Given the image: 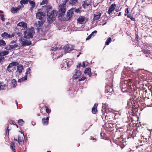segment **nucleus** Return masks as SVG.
Returning <instances> with one entry per match:
<instances>
[{
	"mask_svg": "<svg viewBox=\"0 0 152 152\" xmlns=\"http://www.w3.org/2000/svg\"><path fill=\"white\" fill-rule=\"evenodd\" d=\"M137 89H134V100H137L139 97V89L137 91Z\"/></svg>",
	"mask_w": 152,
	"mask_h": 152,
	"instance_id": "ddd939ff",
	"label": "nucleus"
},
{
	"mask_svg": "<svg viewBox=\"0 0 152 152\" xmlns=\"http://www.w3.org/2000/svg\"><path fill=\"white\" fill-rule=\"evenodd\" d=\"M15 35L14 33H13L11 34H8L6 32H4L1 35V37H3V38H10L13 37Z\"/></svg>",
	"mask_w": 152,
	"mask_h": 152,
	"instance_id": "1a4fd4ad",
	"label": "nucleus"
},
{
	"mask_svg": "<svg viewBox=\"0 0 152 152\" xmlns=\"http://www.w3.org/2000/svg\"><path fill=\"white\" fill-rule=\"evenodd\" d=\"M7 85L5 84H3V83H0V90H2L5 89L6 87H7Z\"/></svg>",
	"mask_w": 152,
	"mask_h": 152,
	"instance_id": "cd10ccee",
	"label": "nucleus"
},
{
	"mask_svg": "<svg viewBox=\"0 0 152 152\" xmlns=\"http://www.w3.org/2000/svg\"><path fill=\"white\" fill-rule=\"evenodd\" d=\"M125 72V70L122 73V76L121 77V79H123L124 77L125 76H126L125 73L124 72Z\"/></svg>",
	"mask_w": 152,
	"mask_h": 152,
	"instance_id": "c03bdc74",
	"label": "nucleus"
},
{
	"mask_svg": "<svg viewBox=\"0 0 152 152\" xmlns=\"http://www.w3.org/2000/svg\"><path fill=\"white\" fill-rule=\"evenodd\" d=\"M89 4H88L87 3V1H84V3L83 5V7L84 9L86 8V7L87 6H89Z\"/></svg>",
	"mask_w": 152,
	"mask_h": 152,
	"instance_id": "ea45409f",
	"label": "nucleus"
},
{
	"mask_svg": "<svg viewBox=\"0 0 152 152\" xmlns=\"http://www.w3.org/2000/svg\"><path fill=\"white\" fill-rule=\"evenodd\" d=\"M121 15V12H120L119 13V14H118V16H120Z\"/></svg>",
	"mask_w": 152,
	"mask_h": 152,
	"instance_id": "69168bd1",
	"label": "nucleus"
},
{
	"mask_svg": "<svg viewBox=\"0 0 152 152\" xmlns=\"http://www.w3.org/2000/svg\"><path fill=\"white\" fill-rule=\"evenodd\" d=\"M8 126L7 127V130L6 131V134L7 135H9V129H8Z\"/></svg>",
	"mask_w": 152,
	"mask_h": 152,
	"instance_id": "5fc2aeb1",
	"label": "nucleus"
},
{
	"mask_svg": "<svg viewBox=\"0 0 152 152\" xmlns=\"http://www.w3.org/2000/svg\"><path fill=\"white\" fill-rule=\"evenodd\" d=\"M92 34H90L88 36V37L86 39V40H88L90 39L91 38V36H92Z\"/></svg>",
	"mask_w": 152,
	"mask_h": 152,
	"instance_id": "4d7b16f0",
	"label": "nucleus"
},
{
	"mask_svg": "<svg viewBox=\"0 0 152 152\" xmlns=\"http://www.w3.org/2000/svg\"><path fill=\"white\" fill-rule=\"evenodd\" d=\"M131 81V80H129L128 82H127L126 83H123V82H121L120 86L121 88V91L123 92H125L127 90L126 87H127V85L126 83H128L129 87V88H130L131 89H132V88L131 86H133V83Z\"/></svg>",
	"mask_w": 152,
	"mask_h": 152,
	"instance_id": "f03ea898",
	"label": "nucleus"
},
{
	"mask_svg": "<svg viewBox=\"0 0 152 152\" xmlns=\"http://www.w3.org/2000/svg\"><path fill=\"white\" fill-rule=\"evenodd\" d=\"M22 7V5H20L17 7H12L11 9V11L13 13H17Z\"/></svg>",
	"mask_w": 152,
	"mask_h": 152,
	"instance_id": "f8f14e48",
	"label": "nucleus"
},
{
	"mask_svg": "<svg viewBox=\"0 0 152 152\" xmlns=\"http://www.w3.org/2000/svg\"><path fill=\"white\" fill-rule=\"evenodd\" d=\"M5 42L4 40L2 39H0V46H5Z\"/></svg>",
	"mask_w": 152,
	"mask_h": 152,
	"instance_id": "f704fd0d",
	"label": "nucleus"
},
{
	"mask_svg": "<svg viewBox=\"0 0 152 152\" xmlns=\"http://www.w3.org/2000/svg\"><path fill=\"white\" fill-rule=\"evenodd\" d=\"M81 74V72L79 71H77L73 77V79H77L79 77H80Z\"/></svg>",
	"mask_w": 152,
	"mask_h": 152,
	"instance_id": "4be33fe9",
	"label": "nucleus"
},
{
	"mask_svg": "<svg viewBox=\"0 0 152 152\" xmlns=\"http://www.w3.org/2000/svg\"><path fill=\"white\" fill-rule=\"evenodd\" d=\"M86 79V77H82V78H81V79H79V81H83V80H84Z\"/></svg>",
	"mask_w": 152,
	"mask_h": 152,
	"instance_id": "8fccbe9b",
	"label": "nucleus"
},
{
	"mask_svg": "<svg viewBox=\"0 0 152 152\" xmlns=\"http://www.w3.org/2000/svg\"><path fill=\"white\" fill-rule=\"evenodd\" d=\"M10 144V147L12 151H13L14 152H15V144L12 142H11Z\"/></svg>",
	"mask_w": 152,
	"mask_h": 152,
	"instance_id": "bb28decb",
	"label": "nucleus"
},
{
	"mask_svg": "<svg viewBox=\"0 0 152 152\" xmlns=\"http://www.w3.org/2000/svg\"><path fill=\"white\" fill-rule=\"evenodd\" d=\"M49 117H47L46 118H43L42 122L43 125H47L48 124Z\"/></svg>",
	"mask_w": 152,
	"mask_h": 152,
	"instance_id": "b1692460",
	"label": "nucleus"
},
{
	"mask_svg": "<svg viewBox=\"0 0 152 152\" xmlns=\"http://www.w3.org/2000/svg\"><path fill=\"white\" fill-rule=\"evenodd\" d=\"M21 44L23 46H29L31 45V41L27 40L23 41Z\"/></svg>",
	"mask_w": 152,
	"mask_h": 152,
	"instance_id": "a211bd4d",
	"label": "nucleus"
},
{
	"mask_svg": "<svg viewBox=\"0 0 152 152\" xmlns=\"http://www.w3.org/2000/svg\"><path fill=\"white\" fill-rule=\"evenodd\" d=\"M88 64V62H83L82 63V65L81 66L82 67H84L86 66L87 64L86 65V63Z\"/></svg>",
	"mask_w": 152,
	"mask_h": 152,
	"instance_id": "a18cd8bd",
	"label": "nucleus"
},
{
	"mask_svg": "<svg viewBox=\"0 0 152 152\" xmlns=\"http://www.w3.org/2000/svg\"><path fill=\"white\" fill-rule=\"evenodd\" d=\"M4 58V57H0V62L1 61L2 59H3Z\"/></svg>",
	"mask_w": 152,
	"mask_h": 152,
	"instance_id": "680f3d73",
	"label": "nucleus"
},
{
	"mask_svg": "<svg viewBox=\"0 0 152 152\" xmlns=\"http://www.w3.org/2000/svg\"><path fill=\"white\" fill-rule=\"evenodd\" d=\"M5 49L7 50H11V49H12L11 47H10V46L9 45V46H7V47Z\"/></svg>",
	"mask_w": 152,
	"mask_h": 152,
	"instance_id": "13d9d810",
	"label": "nucleus"
},
{
	"mask_svg": "<svg viewBox=\"0 0 152 152\" xmlns=\"http://www.w3.org/2000/svg\"><path fill=\"white\" fill-rule=\"evenodd\" d=\"M15 41L13 40V41H12L11 42L10 44H15Z\"/></svg>",
	"mask_w": 152,
	"mask_h": 152,
	"instance_id": "052dcab7",
	"label": "nucleus"
},
{
	"mask_svg": "<svg viewBox=\"0 0 152 152\" xmlns=\"http://www.w3.org/2000/svg\"><path fill=\"white\" fill-rule=\"evenodd\" d=\"M31 73V69H30V68H28L26 70L25 75L26 76H27L28 75H30Z\"/></svg>",
	"mask_w": 152,
	"mask_h": 152,
	"instance_id": "72a5a7b5",
	"label": "nucleus"
},
{
	"mask_svg": "<svg viewBox=\"0 0 152 152\" xmlns=\"http://www.w3.org/2000/svg\"><path fill=\"white\" fill-rule=\"evenodd\" d=\"M9 45L11 47V49H12L15 48L16 47H18V45L16 44H14V45H13V44H10Z\"/></svg>",
	"mask_w": 152,
	"mask_h": 152,
	"instance_id": "4c0bfd02",
	"label": "nucleus"
},
{
	"mask_svg": "<svg viewBox=\"0 0 152 152\" xmlns=\"http://www.w3.org/2000/svg\"><path fill=\"white\" fill-rule=\"evenodd\" d=\"M135 36V39H136L137 41H138V39H139V36L137 34H136Z\"/></svg>",
	"mask_w": 152,
	"mask_h": 152,
	"instance_id": "bf43d9fd",
	"label": "nucleus"
},
{
	"mask_svg": "<svg viewBox=\"0 0 152 152\" xmlns=\"http://www.w3.org/2000/svg\"><path fill=\"white\" fill-rule=\"evenodd\" d=\"M129 12V10L128 9H126L125 10V13L124 14L125 16H126L128 14Z\"/></svg>",
	"mask_w": 152,
	"mask_h": 152,
	"instance_id": "49530a36",
	"label": "nucleus"
},
{
	"mask_svg": "<svg viewBox=\"0 0 152 152\" xmlns=\"http://www.w3.org/2000/svg\"><path fill=\"white\" fill-rule=\"evenodd\" d=\"M27 79V77L25 75L23 77L19 79L18 80V82L19 83L22 82L26 80Z\"/></svg>",
	"mask_w": 152,
	"mask_h": 152,
	"instance_id": "7c9ffc66",
	"label": "nucleus"
},
{
	"mask_svg": "<svg viewBox=\"0 0 152 152\" xmlns=\"http://www.w3.org/2000/svg\"><path fill=\"white\" fill-rule=\"evenodd\" d=\"M84 73L87 74L89 77L92 75V74L91 72V69L89 68H86L84 71Z\"/></svg>",
	"mask_w": 152,
	"mask_h": 152,
	"instance_id": "aec40b11",
	"label": "nucleus"
},
{
	"mask_svg": "<svg viewBox=\"0 0 152 152\" xmlns=\"http://www.w3.org/2000/svg\"><path fill=\"white\" fill-rule=\"evenodd\" d=\"M41 20L38 21V25L39 27H41L45 22V19H41Z\"/></svg>",
	"mask_w": 152,
	"mask_h": 152,
	"instance_id": "c85d7f7f",
	"label": "nucleus"
},
{
	"mask_svg": "<svg viewBox=\"0 0 152 152\" xmlns=\"http://www.w3.org/2000/svg\"><path fill=\"white\" fill-rule=\"evenodd\" d=\"M127 16L128 18H130L132 20H133V18L131 16L130 14L128 15Z\"/></svg>",
	"mask_w": 152,
	"mask_h": 152,
	"instance_id": "6e6d98bb",
	"label": "nucleus"
},
{
	"mask_svg": "<svg viewBox=\"0 0 152 152\" xmlns=\"http://www.w3.org/2000/svg\"><path fill=\"white\" fill-rule=\"evenodd\" d=\"M18 123L19 124L22 126L24 124V121L22 119H20L18 121Z\"/></svg>",
	"mask_w": 152,
	"mask_h": 152,
	"instance_id": "e433bc0d",
	"label": "nucleus"
},
{
	"mask_svg": "<svg viewBox=\"0 0 152 152\" xmlns=\"http://www.w3.org/2000/svg\"><path fill=\"white\" fill-rule=\"evenodd\" d=\"M113 89L110 86H107L105 87V93H111L113 91Z\"/></svg>",
	"mask_w": 152,
	"mask_h": 152,
	"instance_id": "412c9836",
	"label": "nucleus"
},
{
	"mask_svg": "<svg viewBox=\"0 0 152 152\" xmlns=\"http://www.w3.org/2000/svg\"><path fill=\"white\" fill-rule=\"evenodd\" d=\"M18 64V63L16 62H13L10 64L7 67V70L9 72H12L13 71V66H16Z\"/></svg>",
	"mask_w": 152,
	"mask_h": 152,
	"instance_id": "423d86ee",
	"label": "nucleus"
},
{
	"mask_svg": "<svg viewBox=\"0 0 152 152\" xmlns=\"http://www.w3.org/2000/svg\"><path fill=\"white\" fill-rule=\"evenodd\" d=\"M77 0H70L69 3L71 4H74L77 2Z\"/></svg>",
	"mask_w": 152,
	"mask_h": 152,
	"instance_id": "79ce46f5",
	"label": "nucleus"
},
{
	"mask_svg": "<svg viewBox=\"0 0 152 152\" xmlns=\"http://www.w3.org/2000/svg\"><path fill=\"white\" fill-rule=\"evenodd\" d=\"M80 8H78V9H75V11L76 12L79 13V12H80Z\"/></svg>",
	"mask_w": 152,
	"mask_h": 152,
	"instance_id": "de8ad7c7",
	"label": "nucleus"
},
{
	"mask_svg": "<svg viewBox=\"0 0 152 152\" xmlns=\"http://www.w3.org/2000/svg\"><path fill=\"white\" fill-rule=\"evenodd\" d=\"M63 3L59 6V11L60 13V16H62L64 14L66 11L65 7Z\"/></svg>",
	"mask_w": 152,
	"mask_h": 152,
	"instance_id": "0eeeda50",
	"label": "nucleus"
},
{
	"mask_svg": "<svg viewBox=\"0 0 152 152\" xmlns=\"http://www.w3.org/2000/svg\"><path fill=\"white\" fill-rule=\"evenodd\" d=\"M97 33V31H94L93 32H92L91 33V34H92L93 35V34L94 33Z\"/></svg>",
	"mask_w": 152,
	"mask_h": 152,
	"instance_id": "e2e57ef3",
	"label": "nucleus"
},
{
	"mask_svg": "<svg viewBox=\"0 0 152 152\" xmlns=\"http://www.w3.org/2000/svg\"><path fill=\"white\" fill-rule=\"evenodd\" d=\"M11 83V86L13 88L15 87L17 85V82L16 80L15 79H13L12 80Z\"/></svg>",
	"mask_w": 152,
	"mask_h": 152,
	"instance_id": "c756f323",
	"label": "nucleus"
},
{
	"mask_svg": "<svg viewBox=\"0 0 152 152\" xmlns=\"http://www.w3.org/2000/svg\"><path fill=\"white\" fill-rule=\"evenodd\" d=\"M136 114L134 113V133L137 131V128L140 126L138 122L139 117L136 115Z\"/></svg>",
	"mask_w": 152,
	"mask_h": 152,
	"instance_id": "20e7f679",
	"label": "nucleus"
},
{
	"mask_svg": "<svg viewBox=\"0 0 152 152\" xmlns=\"http://www.w3.org/2000/svg\"><path fill=\"white\" fill-rule=\"evenodd\" d=\"M74 8H72L70 10L68 11L67 13V17L69 19H70L72 16V14H73V11L74 10Z\"/></svg>",
	"mask_w": 152,
	"mask_h": 152,
	"instance_id": "6ab92c4d",
	"label": "nucleus"
},
{
	"mask_svg": "<svg viewBox=\"0 0 152 152\" xmlns=\"http://www.w3.org/2000/svg\"><path fill=\"white\" fill-rule=\"evenodd\" d=\"M58 48H57V47H56L55 48H52L51 49V50H57Z\"/></svg>",
	"mask_w": 152,
	"mask_h": 152,
	"instance_id": "3c124183",
	"label": "nucleus"
},
{
	"mask_svg": "<svg viewBox=\"0 0 152 152\" xmlns=\"http://www.w3.org/2000/svg\"><path fill=\"white\" fill-rule=\"evenodd\" d=\"M74 49L73 46L67 45L65 46L64 48H63L62 50H64L65 53H68L69 51H72Z\"/></svg>",
	"mask_w": 152,
	"mask_h": 152,
	"instance_id": "6e6552de",
	"label": "nucleus"
},
{
	"mask_svg": "<svg viewBox=\"0 0 152 152\" xmlns=\"http://www.w3.org/2000/svg\"><path fill=\"white\" fill-rule=\"evenodd\" d=\"M32 125H33L34 126L35 124V123L34 122H32Z\"/></svg>",
	"mask_w": 152,
	"mask_h": 152,
	"instance_id": "774afa93",
	"label": "nucleus"
},
{
	"mask_svg": "<svg viewBox=\"0 0 152 152\" xmlns=\"http://www.w3.org/2000/svg\"><path fill=\"white\" fill-rule=\"evenodd\" d=\"M18 142L20 145H22L24 142L23 137H20L19 136L18 137Z\"/></svg>",
	"mask_w": 152,
	"mask_h": 152,
	"instance_id": "a878e982",
	"label": "nucleus"
},
{
	"mask_svg": "<svg viewBox=\"0 0 152 152\" xmlns=\"http://www.w3.org/2000/svg\"><path fill=\"white\" fill-rule=\"evenodd\" d=\"M46 112L48 113H49L50 112V110L48 108H47L46 109Z\"/></svg>",
	"mask_w": 152,
	"mask_h": 152,
	"instance_id": "603ef678",
	"label": "nucleus"
},
{
	"mask_svg": "<svg viewBox=\"0 0 152 152\" xmlns=\"http://www.w3.org/2000/svg\"><path fill=\"white\" fill-rule=\"evenodd\" d=\"M77 22L80 24H83L84 22H86L87 20L86 18L84 16H80L77 19Z\"/></svg>",
	"mask_w": 152,
	"mask_h": 152,
	"instance_id": "4468645a",
	"label": "nucleus"
},
{
	"mask_svg": "<svg viewBox=\"0 0 152 152\" xmlns=\"http://www.w3.org/2000/svg\"><path fill=\"white\" fill-rule=\"evenodd\" d=\"M1 19L2 20V21H4L5 19L4 18V15L3 14H1Z\"/></svg>",
	"mask_w": 152,
	"mask_h": 152,
	"instance_id": "09e8293b",
	"label": "nucleus"
},
{
	"mask_svg": "<svg viewBox=\"0 0 152 152\" xmlns=\"http://www.w3.org/2000/svg\"><path fill=\"white\" fill-rule=\"evenodd\" d=\"M143 52L145 54H151V53L150 50L148 49L144 50Z\"/></svg>",
	"mask_w": 152,
	"mask_h": 152,
	"instance_id": "a19ab883",
	"label": "nucleus"
},
{
	"mask_svg": "<svg viewBox=\"0 0 152 152\" xmlns=\"http://www.w3.org/2000/svg\"><path fill=\"white\" fill-rule=\"evenodd\" d=\"M101 13L99 12H96L94 15L93 20L94 21L98 20L100 18Z\"/></svg>",
	"mask_w": 152,
	"mask_h": 152,
	"instance_id": "2eb2a0df",
	"label": "nucleus"
},
{
	"mask_svg": "<svg viewBox=\"0 0 152 152\" xmlns=\"http://www.w3.org/2000/svg\"><path fill=\"white\" fill-rule=\"evenodd\" d=\"M69 0H62L63 2L64 5H65L69 1Z\"/></svg>",
	"mask_w": 152,
	"mask_h": 152,
	"instance_id": "864d4df0",
	"label": "nucleus"
},
{
	"mask_svg": "<svg viewBox=\"0 0 152 152\" xmlns=\"http://www.w3.org/2000/svg\"><path fill=\"white\" fill-rule=\"evenodd\" d=\"M34 34V29L32 27L30 29L25 31L24 33V38L26 39H30L32 38Z\"/></svg>",
	"mask_w": 152,
	"mask_h": 152,
	"instance_id": "7ed1b4c3",
	"label": "nucleus"
},
{
	"mask_svg": "<svg viewBox=\"0 0 152 152\" xmlns=\"http://www.w3.org/2000/svg\"><path fill=\"white\" fill-rule=\"evenodd\" d=\"M98 106V104L96 103L94 104V107L92 109V112L93 114H95L97 112V107Z\"/></svg>",
	"mask_w": 152,
	"mask_h": 152,
	"instance_id": "393cba45",
	"label": "nucleus"
},
{
	"mask_svg": "<svg viewBox=\"0 0 152 152\" xmlns=\"http://www.w3.org/2000/svg\"><path fill=\"white\" fill-rule=\"evenodd\" d=\"M15 122L12 121H11L10 122V123H11L12 124H14V123Z\"/></svg>",
	"mask_w": 152,
	"mask_h": 152,
	"instance_id": "0e129e2a",
	"label": "nucleus"
},
{
	"mask_svg": "<svg viewBox=\"0 0 152 152\" xmlns=\"http://www.w3.org/2000/svg\"><path fill=\"white\" fill-rule=\"evenodd\" d=\"M28 1L31 6V9H33L35 7V4L34 1L31 0H29Z\"/></svg>",
	"mask_w": 152,
	"mask_h": 152,
	"instance_id": "2f4dec72",
	"label": "nucleus"
},
{
	"mask_svg": "<svg viewBox=\"0 0 152 152\" xmlns=\"http://www.w3.org/2000/svg\"><path fill=\"white\" fill-rule=\"evenodd\" d=\"M28 1V0H22L20 1V5H22V7H23V4H26Z\"/></svg>",
	"mask_w": 152,
	"mask_h": 152,
	"instance_id": "c9c22d12",
	"label": "nucleus"
},
{
	"mask_svg": "<svg viewBox=\"0 0 152 152\" xmlns=\"http://www.w3.org/2000/svg\"><path fill=\"white\" fill-rule=\"evenodd\" d=\"M17 71L16 72V75L18 76L22 72V70L23 69V66L21 64H18L17 65Z\"/></svg>",
	"mask_w": 152,
	"mask_h": 152,
	"instance_id": "9b49d317",
	"label": "nucleus"
},
{
	"mask_svg": "<svg viewBox=\"0 0 152 152\" xmlns=\"http://www.w3.org/2000/svg\"><path fill=\"white\" fill-rule=\"evenodd\" d=\"M17 25L20 27H22V29H26L27 28V24L24 22H20Z\"/></svg>",
	"mask_w": 152,
	"mask_h": 152,
	"instance_id": "dca6fc26",
	"label": "nucleus"
},
{
	"mask_svg": "<svg viewBox=\"0 0 152 152\" xmlns=\"http://www.w3.org/2000/svg\"><path fill=\"white\" fill-rule=\"evenodd\" d=\"M116 6V5L115 4H112L109 7L107 13L110 14L114 10Z\"/></svg>",
	"mask_w": 152,
	"mask_h": 152,
	"instance_id": "f3484780",
	"label": "nucleus"
},
{
	"mask_svg": "<svg viewBox=\"0 0 152 152\" xmlns=\"http://www.w3.org/2000/svg\"><path fill=\"white\" fill-rule=\"evenodd\" d=\"M57 15V12L56 10H53L51 12L47 13V19L50 23H52L55 20V17Z\"/></svg>",
	"mask_w": 152,
	"mask_h": 152,
	"instance_id": "f257e3e1",
	"label": "nucleus"
},
{
	"mask_svg": "<svg viewBox=\"0 0 152 152\" xmlns=\"http://www.w3.org/2000/svg\"><path fill=\"white\" fill-rule=\"evenodd\" d=\"M17 34L19 36H20L21 34V33H18Z\"/></svg>",
	"mask_w": 152,
	"mask_h": 152,
	"instance_id": "338daca9",
	"label": "nucleus"
},
{
	"mask_svg": "<svg viewBox=\"0 0 152 152\" xmlns=\"http://www.w3.org/2000/svg\"><path fill=\"white\" fill-rule=\"evenodd\" d=\"M9 52L8 51H3L0 53V56H4L7 55Z\"/></svg>",
	"mask_w": 152,
	"mask_h": 152,
	"instance_id": "473e14b6",
	"label": "nucleus"
},
{
	"mask_svg": "<svg viewBox=\"0 0 152 152\" xmlns=\"http://www.w3.org/2000/svg\"><path fill=\"white\" fill-rule=\"evenodd\" d=\"M111 39V38L110 37L108 38L105 42V44L108 45L110 42Z\"/></svg>",
	"mask_w": 152,
	"mask_h": 152,
	"instance_id": "58836bf2",
	"label": "nucleus"
},
{
	"mask_svg": "<svg viewBox=\"0 0 152 152\" xmlns=\"http://www.w3.org/2000/svg\"><path fill=\"white\" fill-rule=\"evenodd\" d=\"M72 62L73 61L71 59H65L63 60L62 66L61 67V69H64L66 68V67L68 68L71 65Z\"/></svg>",
	"mask_w": 152,
	"mask_h": 152,
	"instance_id": "39448f33",
	"label": "nucleus"
},
{
	"mask_svg": "<svg viewBox=\"0 0 152 152\" xmlns=\"http://www.w3.org/2000/svg\"><path fill=\"white\" fill-rule=\"evenodd\" d=\"M133 100L132 99H130L128 101L127 103L128 107H129L131 108L132 111V110H133V104L132 102Z\"/></svg>",
	"mask_w": 152,
	"mask_h": 152,
	"instance_id": "5701e85b",
	"label": "nucleus"
},
{
	"mask_svg": "<svg viewBox=\"0 0 152 152\" xmlns=\"http://www.w3.org/2000/svg\"><path fill=\"white\" fill-rule=\"evenodd\" d=\"M48 0H43L42 2L41 3V5H44L47 3Z\"/></svg>",
	"mask_w": 152,
	"mask_h": 152,
	"instance_id": "37998d69",
	"label": "nucleus"
},
{
	"mask_svg": "<svg viewBox=\"0 0 152 152\" xmlns=\"http://www.w3.org/2000/svg\"><path fill=\"white\" fill-rule=\"evenodd\" d=\"M36 17L40 20L44 19V18L45 16V14L42 12H39L36 13Z\"/></svg>",
	"mask_w": 152,
	"mask_h": 152,
	"instance_id": "9d476101",
	"label": "nucleus"
}]
</instances>
